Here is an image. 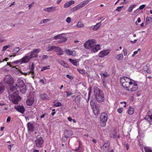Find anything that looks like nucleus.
I'll use <instances>...</instances> for the list:
<instances>
[{
  "instance_id": "f257e3e1",
  "label": "nucleus",
  "mask_w": 152,
  "mask_h": 152,
  "mask_svg": "<svg viewBox=\"0 0 152 152\" xmlns=\"http://www.w3.org/2000/svg\"><path fill=\"white\" fill-rule=\"evenodd\" d=\"M120 82L122 86L129 91H135L138 88L137 85L135 81L127 77H120Z\"/></svg>"
},
{
  "instance_id": "f03ea898",
  "label": "nucleus",
  "mask_w": 152,
  "mask_h": 152,
  "mask_svg": "<svg viewBox=\"0 0 152 152\" xmlns=\"http://www.w3.org/2000/svg\"><path fill=\"white\" fill-rule=\"evenodd\" d=\"M18 89L17 85L15 84L8 91L9 98L15 104H18L19 100L21 99L20 97L18 95L19 92Z\"/></svg>"
},
{
  "instance_id": "7ed1b4c3",
  "label": "nucleus",
  "mask_w": 152,
  "mask_h": 152,
  "mask_svg": "<svg viewBox=\"0 0 152 152\" xmlns=\"http://www.w3.org/2000/svg\"><path fill=\"white\" fill-rule=\"evenodd\" d=\"M100 123L102 127H104L106 125V122L108 119V116L107 114L104 112H103L100 115Z\"/></svg>"
},
{
  "instance_id": "20e7f679",
  "label": "nucleus",
  "mask_w": 152,
  "mask_h": 152,
  "mask_svg": "<svg viewBox=\"0 0 152 152\" xmlns=\"http://www.w3.org/2000/svg\"><path fill=\"white\" fill-rule=\"evenodd\" d=\"M96 98L98 102H102L104 101V95L102 91L98 90V92L96 94Z\"/></svg>"
},
{
  "instance_id": "39448f33",
  "label": "nucleus",
  "mask_w": 152,
  "mask_h": 152,
  "mask_svg": "<svg viewBox=\"0 0 152 152\" xmlns=\"http://www.w3.org/2000/svg\"><path fill=\"white\" fill-rule=\"evenodd\" d=\"M96 44V41L95 40H90L86 41L85 43L84 46L86 48H91L94 45Z\"/></svg>"
},
{
  "instance_id": "423d86ee",
  "label": "nucleus",
  "mask_w": 152,
  "mask_h": 152,
  "mask_svg": "<svg viewBox=\"0 0 152 152\" xmlns=\"http://www.w3.org/2000/svg\"><path fill=\"white\" fill-rule=\"evenodd\" d=\"M30 93L29 95L28 96V98L27 99L26 103L28 105L31 106L34 103V95L33 94Z\"/></svg>"
},
{
  "instance_id": "0eeeda50",
  "label": "nucleus",
  "mask_w": 152,
  "mask_h": 152,
  "mask_svg": "<svg viewBox=\"0 0 152 152\" xmlns=\"http://www.w3.org/2000/svg\"><path fill=\"white\" fill-rule=\"evenodd\" d=\"M4 81L5 83L10 85H13L14 82L13 78L9 75L5 76L4 79Z\"/></svg>"
},
{
  "instance_id": "6e6552de",
  "label": "nucleus",
  "mask_w": 152,
  "mask_h": 152,
  "mask_svg": "<svg viewBox=\"0 0 152 152\" xmlns=\"http://www.w3.org/2000/svg\"><path fill=\"white\" fill-rule=\"evenodd\" d=\"M63 34H61L55 36L54 37V39L56 40L58 39H60L59 40V42L60 43L65 42L67 40V38L65 37L62 36Z\"/></svg>"
},
{
  "instance_id": "1a4fd4ad",
  "label": "nucleus",
  "mask_w": 152,
  "mask_h": 152,
  "mask_svg": "<svg viewBox=\"0 0 152 152\" xmlns=\"http://www.w3.org/2000/svg\"><path fill=\"white\" fill-rule=\"evenodd\" d=\"M35 142L36 145L37 147H41L43 143L42 138L41 137H37Z\"/></svg>"
},
{
  "instance_id": "9d476101",
  "label": "nucleus",
  "mask_w": 152,
  "mask_h": 152,
  "mask_svg": "<svg viewBox=\"0 0 152 152\" xmlns=\"http://www.w3.org/2000/svg\"><path fill=\"white\" fill-rule=\"evenodd\" d=\"M39 52V49H35L31 51V54L28 56L30 59L33 58H36L38 57V53Z\"/></svg>"
},
{
  "instance_id": "9b49d317",
  "label": "nucleus",
  "mask_w": 152,
  "mask_h": 152,
  "mask_svg": "<svg viewBox=\"0 0 152 152\" xmlns=\"http://www.w3.org/2000/svg\"><path fill=\"white\" fill-rule=\"evenodd\" d=\"M110 148V144L108 142L105 143L104 145L101 147L102 152H109Z\"/></svg>"
},
{
  "instance_id": "f8f14e48",
  "label": "nucleus",
  "mask_w": 152,
  "mask_h": 152,
  "mask_svg": "<svg viewBox=\"0 0 152 152\" xmlns=\"http://www.w3.org/2000/svg\"><path fill=\"white\" fill-rule=\"evenodd\" d=\"M15 108L17 111L22 114H23L25 111V109L24 106L20 105L15 106Z\"/></svg>"
},
{
  "instance_id": "ddd939ff",
  "label": "nucleus",
  "mask_w": 152,
  "mask_h": 152,
  "mask_svg": "<svg viewBox=\"0 0 152 152\" xmlns=\"http://www.w3.org/2000/svg\"><path fill=\"white\" fill-rule=\"evenodd\" d=\"M31 59L28 56V54H27L22 58L20 59L21 64L23 63H27Z\"/></svg>"
},
{
  "instance_id": "4468645a",
  "label": "nucleus",
  "mask_w": 152,
  "mask_h": 152,
  "mask_svg": "<svg viewBox=\"0 0 152 152\" xmlns=\"http://www.w3.org/2000/svg\"><path fill=\"white\" fill-rule=\"evenodd\" d=\"M35 68V66L34 64V63H32L31 64V66L30 68V72H28L27 73H22V74L23 75H29L30 73H31V75H32V77L33 78L34 77V76H33L34 75V70Z\"/></svg>"
},
{
  "instance_id": "2eb2a0df",
  "label": "nucleus",
  "mask_w": 152,
  "mask_h": 152,
  "mask_svg": "<svg viewBox=\"0 0 152 152\" xmlns=\"http://www.w3.org/2000/svg\"><path fill=\"white\" fill-rule=\"evenodd\" d=\"M16 84L18 86V89L22 88V87H25L26 86L23 80H18V83Z\"/></svg>"
},
{
  "instance_id": "dca6fc26",
  "label": "nucleus",
  "mask_w": 152,
  "mask_h": 152,
  "mask_svg": "<svg viewBox=\"0 0 152 152\" xmlns=\"http://www.w3.org/2000/svg\"><path fill=\"white\" fill-rule=\"evenodd\" d=\"M100 49V46L99 45L96 44H95L93 47L91 48V52L95 53L97 51Z\"/></svg>"
},
{
  "instance_id": "f3484780",
  "label": "nucleus",
  "mask_w": 152,
  "mask_h": 152,
  "mask_svg": "<svg viewBox=\"0 0 152 152\" xmlns=\"http://www.w3.org/2000/svg\"><path fill=\"white\" fill-rule=\"evenodd\" d=\"M109 53L108 50H104L101 51L99 54V56L100 57H103L107 56Z\"/></svg>"
},
{
  "instance_id": "a211bd4d",
  "label": "nucleus",
  "mask_w": 152,
  "mask_h": 152,
  "mask_svg": "<svg viewBox=\"0 0 152 152\" xmlns=\"http://www.w3.org/2000/svg\"><path fill=\"white\" fill-rule=\"evenodd\" d=\"M27 125L28 131H30L31 132L34 131V127L33 124L31 122H29L28 123Z\"/></svg>"
},
{
  "instance_id": "6ab92c4d",
  "label": "nucleus",
  "mask_w": 152,
  "mask_h": 152,
  "mask_svg": "<svg viewBox=\"0 0 152 152\" xmlns=\"http://www.w3.org/2000/svg\"><path fill=\"white\" fill-rule=\"evenodd\" d=\"M55 7H50L45 8L44 9V10L47 12H50L55 11Z\"/></svg>"
},
{
  "instance_id": "aec40b11",
  "label": "nucleus",
  "mask_w": 152,
  "mask_h": 152,
  "mask_svg": "<svg viewBox=\"0 0 152 152\" xmlns=\"http://www.w3.org/2000/svg\"><path fill=\"white\" fill-rule=\"evenodd\" d=\"M58 61L61 65L63 66L64 67L68 68L69 67V66L67 63L62 60H58Z\"/></svg>"
},
{
  "instance_id": "412c9836",
  "label": "nucleus",
  "mask_w": 152,
  "mask_h": 152,
  "mask_svg": "<svg viewBox=\"0 0 152 152\" xmlns=\"http://www.w3.org/2000/svg\"><path fill=\"white\" fill-rule=\"evenodd\" d=\"M40 97L43 99H46L49 100L50 99V97H49L48 95L45 93L41 94L40 95Z\"/></svg>"
},
{
  "instance_id": "4be33fe9",
  "label": "nucleus",
  "mask_w": 152,
  "mask_h": 152,
  "mask_svg": "<svg viewBox=\"0 0 152 152\" xmlns=\"http://www.w3.org/2000/svg\"><path fill=\"white\" fill-rule=\"evenodd\" d=\"M89 2V0H86L83 1L79 4L81 8L84 7L86 5L88 4Z\"/></svg>"
},
{
  "instance_id": "5701e85b",
  "label": "nucleus",
  "mask_w": 152,
  "mask_h": 152,
  "mask_svg": "<svg viewBox=\"0 0 152 152\" xmlns=\"http://www.w3.org/2000/svg\"><path fill=\"white\" fill-rule=\"evenodd\" d=\"M101 24V22L100 21L97 23L95 25L94 27L93 28V30L94 31H96L98 29L99 27L100 26Z\"/></svg>"
},
{
  "instance_id": "b1692460",
  "label": "nucleus",
  "mask_w": 152,
  "mask_h": 152,
  "mask_svg": "<svg viewBox=\"0 0 152 152\" xmlns=\"http://www.w3.org/2000/svg\"><path fill=\"white\" fill-rule=\"evenodd\" d=\"M75 51H72L69 49H66L65 50V52L68 55H72L74 56V52Z\"/></svg>"
},
{
  "instance_id": "393cba45",
  "label": "nucleus",
  "mask_w": 152,
  "mask_h": 152,
  "mask_svg": "<svg viewBox=\"0 0 152 152\" xmlns=\"http://www.w3.org/2000/svg\"><path fill=\"white\" fill-rule=\"evenodd\" d=\"M69 60L72 64L73 65L75 66H77V61L76 60H73L72 58H69Z\"/></svg>"
},
{
  "instance_id": "a878e982",
  "label": "nucleus",
  "mask_w": 152,
  "mask_h": 152,
  "mask_svg": "<svg viewBox=\"0 0 152 152\" xmlns=\"http://www.w3.org/2000/svg\"><path fill=\"white\" fill-rule=\"evenodd\" d=\"M134 109L132 108L131 106H129V109L128 111V113L130 115H132L134 113Z\"/></svg>"
},
{
  "instance_id": "bb28decb",
  "label": "nucleus",
  "mask_w": 152,
  "mask_h": 152,
  "mask_svg": "<svg viewBox=\"0 0 152 152\" xmlns=\"http://www.w3.org/2000/svg\"><path fill=\"white\" fill-rule=\"evenodd\" d=\"M123 55L122 54L117 55L115 56L116 58L118 60H121L123 59Z\"/></svg>"
},
{
  "instance_id": "cd10ccee",
  "label": "nucleus",
  "mask_w": 152,
  "mask_h": 152,
  "mask_svg": "<svg viewBox=\"0 0 152 152\" xmlns=\"http://www.w3.org/2000/svg\"><path fill=\"white\" fill-rule=\"evenodd\" d=\"M93 113L95 115H97L98 114L99 110L96 107H94L92 108Z\"/></svg>"
},
{
  "instance_id": "c85d7f7f",
  "label": "nucleus",
  "mask_w": 152,
  "mask_h": 152,
  "mask_svg": "<svg viewBox=\"0 0 152 152\" xmlns=\"http://www.w3.org/2000/svg\"><path fill=\"white\" fill-rule=\"evenodd\" d=\"M81 8L80 5L79 4L76 6L72 8V10L73 11H76Z\"/></svg>"
},
{
  "instance_id": "c756f323",
  "label": "nucleus",
  "mask_w": 152,
  "mask_h": 152,
  "mask_svg": "<svg viewBox=\"0 0 152 152\" xmlns=\"http://www.w3.org/2000/svg\"><path fill=\"white\" fill-rule=\"evenodd\" d=\"M136 5H132L130 6L128 9V11L129 12H131L132 11L133 9L136 7Z\"/></svg>"
},
{
  "instance_id": "7c9ffc66",
  "label": "nucleus",
  "mask_w": 152,
  "mask_h": 152,
  "mask_svg": "<svg viewBox=\"0 0 152 152\" xmlns=\"http://www.w3.org/2000/svg\"><path fill=\"white\" fill-rule=\"evenodd\" d=\"M49 46L48 47V51H54V48L55 47L54 46H50L49 45H48Z\"/></svg>"
},
{
  "instance_id": "2f4dec72",
  "label": "nucleus",
  "mask_w": 152,
  "mask_h": 152,
  "mask_svg": "<svg viewBox=\"0 0 152 152\" xmlns=\"http://www.w3.org/2000/svg\"><path fill=\"white\" fill-rule=\"evenodd\" d=\"M20 48L18 47H16L14 48L12 51L13 54H16L19 52Z\"/></svg>"
},
{
  "instance_id": "473e14b6",
  "label": "nucleus",
  "mask_w": 152,
  "mask_h": 152,
  "mask_svg": "<svg viewBox=\"0 0 152 152\" xmlns=\"http://www.w3.org/2000/svg\"><path fill=\"white\" fill-rule=\"evenodd\" d=\"M145 152H152V149L151 148L145 147L144 148Z\"/></svg>"
},
{
  "instance_id": "72a5a7b5",
  "label": "nucleus",
  "mask_w": 152,
  "mask_h": 152,
  "mask_svg": "<svg viewBox=\"0 0 152 152\" xmlns=\"http://www.w3.org/2000/svg\"><path fill=\"white\" fill-rule=\"evenodd\" d=\"M81 97L79 96H77L75 98V101L76 102L79 103L80 102Z\"/></svg>"
},
{
  "instance_id": "f704fd0d",
  "label": "nucleus",
  "mask_w": 152,
  "mask_h": 152,
  "mask_svg": "<svg viewBox=\"0 0 152 152\" xmlns=\"http://www.w3.org/2000/svg\"><path fill=\"white\" fill-rule=\"evenodd\" d=\"M19 89L20 92L22 94L25 93L26 92V86L25 87H22V88H20Z\"/></svg>"
},
{
  "instance_id": "c9c22d12",
  "label": "nucleus",
  "mask_w": 152,
  "mask_h": 152,
  "mask_svg": "<svg viewBox=\"0 0 152 152\" xmlns=\"http://www.w3.org/2000/svg\"><path fill=\"white\" fill-rule=\"evenodd\" d=\"M50 66H43L41 70V71H43L45 70L50 69Z\"/></svg>"
},
{
  "instance_id": "e433bc0d",
  "label": "nucleus",
  "mask_w": 152,
  "mask_h": 152,
  "mask_svg": "<svg viewBox=\"0 0 152 152\" xmlns=\"http://www.w3.org/2000/svg\"><path fill=\"white\" fill-rule=\"evenodd\" d=\"M18 64H21V61L20 59L19 60H16L15 61H14L13 62H11L12 64H14L15 65Z\"/></svg>"
},
{
  "instance_id": "4c0bfd02",
  "label": "nucleus",
  "mask_w": 152,
  "mask_h": 152,
  "mask_svg": "<svg viewBox=\"0 0 152 152\" xmlns=\"http://www.w3.org/2000/svg\"><path fill=\"white\" fill-rule=\"evenodd\" d=\"M77 27L81 28L84 26V25L81 22H78L77 25Z\"/></svg>"
},
{
  "instance_id": "58836bf2",
  "label": "nucleus",
  "mask_w": 152,
  "mask_h": 152,
  "mask_svg": "<svg viewBox=\"0 0 152 152\" xmlns=\"http://www.w3.org/2000/svg\"><path fill=\"white\" fill-rule=\"evenodd\" d=\"M90 104L91 106L92 109L96 107L94 102L92 100L90 102Z\"/></svg>"
},
{
  "instance_id": "ea45409f",
  "label": "nucleus",
  "mask_w": 152,
  "mask_h": 152,
  "mask_svg": "<svg viewBox=\"0 0 152 152\" xmlns=\"http://www.w3.org/2000/svg\"><path fill=\"white\" fill-rule=\"evenodd\" d=\"M110 136L112 138H115L116 136V133L115 132H114V133L110 134Z\"/></svg>"
},
{
  "instance_id": "a19ab883",
  "label": "nucleus",
  "mask_w": 152,
  "mask_h": 152,
  "mask_svg": "<svg viewBox=\"0 0 152 152\" xmlns=\"http://www.w3.org/2000/svg\"><path fill=\"white\" fill-rule=\"evenodd\" d=\"M4 88L1 83H0V94L2 93Z\"/></svg>"
},
{
  "instance_id": "79ce46f5",
  "label": "nucleus",
  "mask_w": 152,
  "mask_h": 152,
  "mask_svg": "<svg viewBox=\"0 0 152 152\" xmlns=\"http://www.w3.org/2000/svg\"><path fill=\"white\" fill-rule=\"evenodd\" d=\"M152 19V18L151 17H147L146 18V21L147 23H150L151 20Z\"/></svg>"
},
{
  "instance_id": "37998d69",
  "label": "nucleus",
  "mask_w": 152,
  "mask_h": 152,
  "mask_svg": "<svg viewBox=\"0 0 152 152\" xmlns=\"http://www.w3.org/2000/svg\"><path fill=\"white\" fill-rule=\"evenodd\" d=\"M100 75L101 76H103L105 77H107L109 76V75H108L107 72H105L104 73H101Z\"/></svg>"
},
{
  "instance_id": "c03bdc74",
  "label": "nucleus",
  "mask_w": 152,
  "mask_h": 152,
  "mask_svg": "<svg viewBox=\"0 0 152 152\" xmlns=\"http://www.w3.org/2000/svg\"><path fill=\"white\" fill-rule=\"evenodd\" d=\"M61 48L59 47L55 46L54 48V51L57 52H58L59 50H60Z\"/></svg>"
},
{
  "instance_id": "a18cd8bd",
  "label": "nucleus",
  "mask_w": 152,
  "mask_h": 152,
  "mask_svg": "<svg viewBox=\"0 0 152 152\" xmlns=\"http://www.w3.org/2000/svg\"><path fill=\"white\" fill-rule=\"evenodd\" d=\"M78 71H79V73L81 74H83L85 73V70L83 69H77Z\"/></svg>"
},
{
  "instance_id": "49530a36",
  "label": "nucleus",
  "mask_w": 152,
  "mask_h": 152,
  "mask_svg": "<svg viewBox=\"0 0 152 152\" xmlns=\"http://www.w3.org/2000/svg\"><path fill=\"white\" fill-rule=\"evenodd\" d=\"M123 110V108L122 107L120 108H118L117 110V111L118 113H121L122 112Z\"/></svg>"
},
{
  "instance_id": "de8ad7c7",
  "label": "nucleus",
  "mask_w": 152,
  "mask_h": 152,
  "mask_svg": "<svg viewBox=\"0 0 152 152\" xmlns=\"http://www.w3.org/2000/svg\"><path fill=\"white\" fill-rule=\"evenodd\" d=\"M57 53V55L59 56L63 54L64 51L62 50L61 48L60 49V50H59V51Z\"/></svg>"
},
{
  "instance_id": "09e8293b",
  "label": "nucleus",
  "mask_w": 152,
  "mask_h": 152,
  "mask_svg": "<svg viewBox=\"0 0 152 152\" xmlns=\"http://www.w3.org/2000/svg\"><path fill=\"white\" fill-rule=\"evenodd\" d=\"M71 21V19L70 17H68L66 20V21L68 23H70Z\"/></svg>"
},
{
  "instance_id": "8fccbe9b",
  "label": "nucleus",
  "mask_w": 152,
  "mask_h": 152,
  "mask_svg": "<svg viewBox=\"0 0 152 152\" xmlns=\"http://www.w3.org/2000/svg\"><path fill=\"white\" fill-rule=\"evenodd\" d=\"M10 47V45H6V46H4L3 47L2 50L4 51L6 50L7 48H9Z\"/></svg>"
},
{
  "instance_id": "3c124183",
  "label": "nucleus",
  "mask_w": 152,
  "mask_h": 152,
  "mask_svg": "<svg viewBox=\"0 0 152 152\" xmlns=\"http://www.w3.org/2000/svg\"><path fill=\"white\" fill-rule=\"evenodd\" d=\"M61 105V103L60 102H57L54 104V106L56 107H60Z\"/></svg>"
},
{
  "instance_id": "603ef678",
  "label": "nucleus",
  "mask_w": 152,
  "mask_h": 152,
  "mask_svg": "<svg viewBox=\"0 0 152 152\" xmlns=\"http://www.w3.org/2000/svg\"><path fill=\"white\" fill-rule=\"evenodd\" d=\"M70 5L69 2L66 3L64 6V7L65 8H67L70 6Z\"/></svg>"
},
{
  "instance_id": "864d4df0",
  "label": "nucleus",
  "mask_w": 152,
  "mask_h": 152,
  "mask_svg": "<svg viewBox=\"0 0 152 152\" xmlns=\"http://www.w3.org/2000/svg\"><path fill=\"white\" fill-rule=\"evenodd\" d=\"M123 7V6H119L117 7L115 10L118 12H120L121 11V9Z\"/></svg>"
},
{
  "instance_id": "5fc2aeb1",
  "label": "nucleus",
  "mask_w": 152,
  "mask_h": 152,
  "mask_svg": "<svg viewBox=\"0 0 152 152\" xmlns=\"http://www.w3.org/2000/svg\"><path fill=\"white\" fill-rule=\"evenodd\" d=\"M14 145L13 144H12L11 145H9L8 146V148L9 150L10 151L11 150L12 147H13Z\"/></svg>"
},
{
  "instance_id": "6e6d98bb",
  "label": "nucleus",
  "mask_w": 152,
  "mask_h": 152,
  "mask_svg": "<svg viewBox=\"0 0 152 152\" xmlns=\"http://www.w3.org/2000/svg\"><path fill=\"white\" fill-rule=\"evenodd\" d=\"M145 4H142L141 5H140L139 8V9L140 10H141L144 9V8L145 7Z\"/></svg>"
},
{
  "instance_id": "4d7b16f0",
  "label": "nucleus",
  "mask_w": 152,
  "mask_h": 152,
  "mask_svg": "<svg viewBox=\"0 0 152 152\" xmlns=\"http://www.w3.org/2000/svg\"><path fill=\"white\" fill-rule=\"evenodd\" d=\"M123 51L124 54V55L125 56H126L127 55V50L126 49H124L123 50Z\"/></svg>"
},
{
  "instance_id": "13d9d810",
  "label": "nucleus",
  "mask_w": 152,
  "mask_h": 152,
  "mask_svg": "<svg viewBox=\"0 0 152 152\" xmlns=\"http://www.w3.org/2000/svg\"><path fill=\"white\" fill-rule=\"evenodd\" d=\"M11 62H7V66H10V67H11L12 68H15V67L14 66H13L11 64Z\"/></svg>"
},
{
  "instance_id": "bf43d9fd",
  "label": "nucleus",
  "mask_w": 152,
  "mask_h": 152,
  "mask_svg": "<svg viewBox=\"0 0 152 152\" xmlns=\"http://www.w3.org/2000/svg\"><path fill=\"white\" fill-rule=\"evenodd\" d=\"M66 76L67 78L71 80L73 78L72 76H70L69 75H67Z\"/></svg>"
},
{
  "instance_id": "052dcab7",
  "label": "nucleus",
  "mask_w": 152,
  "mask_h": 152,
  "mask_svg": "<svg viewBox=\"0 0 152 152\" xmlns=\"http://www.w3.org/2000/svg\"><path fill=\"white\" fill-rule=\"evenodd\" d=\"M48 58V56L46 55H43L42 56V59H47Z\"/></svg>"
},
{
  "instance_id": "680f3d73",
  "label": "nucleus",
  "mask_w": 152,
  "mask_h": 152,
  "mask_svg": "<svg viewBox=\"0 0 152 152\" xmlns=\"http://www.w3.org/2000/svg\"><path fill=\"white\" fill-rule=\"evenodd\" d=\"M50 19H44L43 20V23H45L49 21H50Z\"/></svg>"
},
{
  "instance_id": "e2e57ef3",
  "label": "nucleus",
  "mask_w": 152,
  "mask_h": 152,
  "mask_svg": "<svg viewBox=\"0 0 152 152\" xmlns=\"http://www.w3.org/2000/svg\"><path fill=\"white\" fill-rule=\"evenodd\" d=\"M70 5H71L72 4H73L75 3V1H69V2Z\"/></svg>"
},
{
  "instance_id": "0e129e2a",
  "label": "nucleus",
  "mask_w": 152,
  "mask_h": 152,
  "mask_svg": "<svg viewBox=\"0 0 152 152\" xmlns=\"http://www.w3.org/2000/svg\"><path fill=\"white\" fill-rule=\"evenodd\" d=\"M39 82L42 83V84H45V83L44 80L42 79H41L39 80Z\"/></svg>"
},
{
  "instance_id": "69168bd1",
  "label": "nucleus",
  "mask_w": 152,
  "mask_h": 152,
  "mask_svg": "<svg viewBox=\"0 0 152 152\" xmlns=\"http://www.w3.org/2000/svg\"><path fill=\"white\" fill-rule=\"evenodd\" d=\"M11 120V117L10 116L8 117L7 119V122H10Z\"/></svg>"
},
{
  "instance_id": "338daca9",
  "label": "nucleus",
  "mask_w": 152,
  "mask_h": 152,
  "mask_svg": "<svg viewBox=\"0 0 152 152\" xmlns=\"http://www.w3.org/2000/svg\"><path fill=\"white\" fill-rule=\"evenodd\" d=\"M68 120L70 121H72V118L71 117H69L67 118Z\"/></svg>"
},
{
  "instance_id": "774afa93",
  "label": "nucleus",
  "mask_w": 152,
  "mask_h": 152,
  "mask_svg": "<svg viewBox=\"0 0 152 152\" xmlns=\"http://www.w3.org/2000/svg\"><path fill=\"white\" fill-rule=\"evenodd\" d=\"M147 72L148 74H150L151 72V71L148 68L147 70H145Z\"/></svg>"
}]
</instances>
